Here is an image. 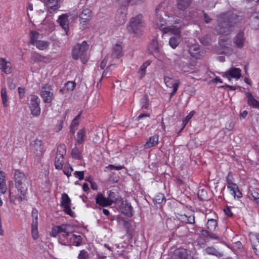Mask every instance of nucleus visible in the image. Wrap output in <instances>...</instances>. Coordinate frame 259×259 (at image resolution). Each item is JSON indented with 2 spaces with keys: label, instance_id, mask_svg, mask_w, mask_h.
Returning <instances> with one entry per match:
<instances>
[{
  "label": "nucleus",
  "instance_id": "obj_53",
  "mask_svg": "<svg viewBox=\"0 0 259 259\" xmlns=\"http://www.w3.org/2000/svg\"><path fill=\"white\" fill-rule=\"evenodd\" d=\"M74 176L79 179V180H82L84 178V171H76L74 173Z\"/></svg>",
  "mask_w": 259,
  "mask_h": 259
},
{
  "label": "nucleus",
  "instance_id": "obj_7",
  "mask_svg": "<svg viewBox=\"0 0 259 259\" xmlns=\"http://www.w3.org/2000/svg\"><path fill=\"white\" fill-rule=\"evenodd\" d=\"M232 41L226 35H222L220 37L219 44L221 49V53L226 55H230L233 52Z\"/></svg>",
  "mask_w": 259,
  "mask_h": 259
},
{
  "label": "nucleus",
  "instance_id": "obj_35",
  "mask_svg": "<svg viewBox=\"0 0 259 259\" xmlns=\"http://www.w3.org/2000/svg\"><path fill=\"white\" fill-rule=\"evenodd\" d=\"M191 2V0H178V7L180 10H184L189 7Z\"/></svg>",
  "mask_w": 259,
  "mask_h": 259
},
{
  "label": "nucleus",
  "instance_id": "obj_14",
  "mask_svg": "<svg viewBox=\"0 0 259 259\" xmlns=\"http://www.w3.org/2000/svg\"><path fill=\"white\" fill-rule=\"evenodd\" d=\"M68 227L69 226L66 225L55 226L52 229V230L50 232V235L52 237H55L58 234H59V242L61 244V242L62 241L64 238L62 235H64V233H66Z\"/></svg>",
  "mask_w": 259,
  "mask_h": 259
},
{
  "label": "nucleus",
  "instance_id": "obj_57",
  "mask_svg": "<svg viewBox=\"0 0 259 259\" xmlns=\"http://www.w3.org/2000/svg\"><path fill=\"white\" fill-rule=\"evenodd\" d=\"M31 61L34 62H39L41 60V57L37 54H33L31 56Z\"/></svg>",
  "mask_w": 259,
  "mask_h": 259
},
{
  "label": "nucleus",
  "instance_id": "obj_51",
  "mask_svg": "<svg viewBox=\"0 0 259 259\" xmlns=\"http://www.w3.org/2000/svg\"><path fill=\"white\" fill-rule=\"evenodd\" d=\"M75 84L74 82L73 81H68L66 84H65V89L67 90V91H72L74 90V89L75 88Z\"/></svg>",
  "mask_w": 259,
  "mask_h": 259
},
{
  "label": "nucleus",
  "instance_id": "obj_42",
  "mask_svg": "<svg viewBox=\"0 0 259 259\" xmlns=\"http://www.w3.org/2000/svg\"><path fill=\"white\" fill-rule=\"evenodd\" d=\"M37 226L38 224H36L35 223L31 224V234L32 238L35 240L38 239L39 237Z\"/></svg>",
  "mask_w": 259,
  "mask_h": 259
},
{
  "label": "nucleus",
  "instance_id": "obj_61",
  "mask_svg": "<svg viewBox=\"0 0 259 259\" xmlns=\"http://www.w3.org/2000/svg\"><path fill=\"white\" fill-rule=\"evenodd\" d=\"M208 239L210 240H219V237L215 234L211 233Z\"/></svg>",
  "mask_w": 259,
  "mask_h": 259
},
{
  "label": "nucleus",
  "instance_id": "obj_15",
  "mask_svg": "<svg viewBox=\"0 0 259 259\" xmlns=\"http://www.w3.org/2000/svg\"><path fill=\"white\" fill-rule=\"evenodd\" d=\"M71 14H64L59 16L58 19V22L59 23L61 27L64 30L65 34L67 35V32L69 30V25L70 20L71 19Z\"/></svg>",
  "mask_w": 259,
  "mask_h": 259
},
{
  "label": "nucleus",
  "instance_id": "obj_49",
  "mask_svg": "<svg viewBox=\"0 0 259 259\" xmlns=\"http://www.w3.org/2000/svg\"><path fill=\"white\" fill-rule=\"evenodd\" d=\"M91 18H80V24L81 27L84 29L87 27V25L89 22V21L91 20Z\"/></svg>",
  "mask_w": 259,
  "mask_h": 259
},
{
  "label": "nucleus",
  "instance_id": "obj_25",
  "mask_svg": "<svg viewBox=\"0 0 259 259\" xmlns=\"http://www.w3.org/2000/svg\"><path fill=\"white\" fill-rule=\"evenodd\" d=\"M120 208L123 214L129 217L132 215V207L130 203L126 201L123 202L120 206Z\"/></svg>",
  "mask_w": 259,
  "mask_h": 259
},
{
  "label": "nucleus",
  "instance_id": "obj_43",
  "mask_svg": "<svg viewBox=\"0 0 259 259\" xmlns=\"http://www.w3.org/2000/svg\"><path fill=\"white\" fill-rule=\"evenodd\" d=\"M149 49L153 52H157L159 50L158 41L156 39H154L149 45Z\"/></svg>",
  "mask_w": 259,
  "mask_h": 259
},
{
  "label": "nucleus",
  "instance_id": "obj_46",
  "mask_svg": "<svg viewBox=\"0 0 259 259\" xmlns=\"http://www.w3.org/2000/svg\"><path fill=\"white\" fill-rule=\"evenodd\" d=\"M92 12L91 10L88 9H84L79 15V18H91Z\"/></svg>",
  "mask_w": 259,
  "mask_h": 259
},
{
  "label": "nucleus",
  "instance_id": "obj_10",
  "mask_svg": "<svg viewBox=\"0 0 259 259\" xmlns=\"http://www.w3.org/2000/svg\"><path fill=\"white\" fill-rule=\"evenodd\" d=\"M39 95L44 103H51L54 97L52 86L48 84L43 85L41 88Z\"/></svg>",
  "mask_w": 259,
  "mask_h": 259
},
{
  "label": "nucleus",
  "instance_id": "obj_54",
  "mask_svg": "<svg viewBox=\"0 0 259 259\" xmlns=\"http://www.w3.org/2000/svg\"><path fill=\"white\" fill-rule=\"evenodd\" d=\"M234 126V123L232 121H228L226 122L225 127L227 130L230 131L233 130Z\"/></svg>",
  "mask_w": 259,
  "mask_h": 259
},
{
  "label": "nucleus",
  "instance_id": "obj_23",
  "mask_svg": "<svg viewBox=\"0 0 259 259\" xmlns=\"http://www.w3.org/2000/svg\"><path fill=\"white\" fill-rule=\"evenodd\" d=\"M176 217L181 222L185 223L193 224L195 222L194 215H188L185 214L178 213Z\"/></svg>",
  "mask_w": 259,
  "mask_h": 259
},
{
  "label": "nucleus",
  "instance_id": "obj_21",
  "mask_svg": "<svg viewBox=\"0 0 259 259\" xmlns=\"http://www.w3.org/2000/svg\"><path fill=\"white\" fill-rule=\"evenodd\" d=\"M189 51L191 56L195 58H200L203 56V53L200 51V48L197 44H194L189 46Z\"/></svg>",
  "mask_w": 259,
  "mask_h": 259
},
{
  "label": "nucleus",
  "instance_id": "obj_12",
  "mask_svg": "<svg viewBox=\"0 0 259 259\" xmlns=\"http://www.w3.org/2000/svg\"><path fill=\"white\" fill-rule=\"evenodd\" d=\"M64 153H65V146L60 145L58 148L55 159V166L57 169L62 168L64 161L63 155Z\"/></svg>",
  "mask_w": 259,
  "mask_h": 259
},
{
  "label": "nucleus",
  "instance_id": "obj_60",
  "mask_svg": "<svg viewBox=\"0 0 259 259\" xmlns=\"http://www.w3.org/2000/svg\"><path fill=\"white\" fill-rule=\"evenodd\" d=\"M18 94L20 98H23L25 95V90L22 88H18Z\"/></svg>",
  "mask_w": 259,
  "mask_h": 259
},
{
  "label": "nucleus",
  "instance_id": "obj_63",
  "mask_svg": "<svg viewBox=\"0 0 259 259\" xmlns=\"http://www.w3.org/2000/svg\"><path fill=\"white\" fill-rule=\"evenodd\" d=\"M224 212L225 213L228 215V216H231L232 215L233 213L232 212H231L230 209L227 207H226L225 209H224Z\"/></svg>",
  "mask_w": 259,
  "mask_h": 259
},
{
  "label": "nucleus",
  "instance_id": "obj_20",
  "mask_svg": "<svg viewBox=\"0 0 259 259\" xmlns=\"http://www.w3.org/2000/svg\"><path fill=\"white\" fill-rule=\"evenodd\" d=\"M227 188L229 189L231 195L234 198H241L242 197V194L239 190L238 186L236 184L233 183L232 182H228Z\"/></svg>",
  "mask_w": 259,
  "mask_h": 259
},
{
  "label": "nucleus",
  "instance_id": "obj_2",
  "mask_svg": "<svg viewBox=\"0 0 259 259\" xmlns=\"http://www.w3.org/2000/svg\"><path fill=\"white\" fill-rule=\"evenodd\" d=\"M157 14L155 20V25L156 28H159L160 30L163 32V29L160 27V25L163 24V27H168L169 26L177 25L182 21L179 19L172 17H166V18H164L162 17V15L158 9H156Z\"/></svg>",
  "mask_w": 259,
  "mask_h": 259
},
{
  "label": "nucleus",
  "instance_id": "obj_22",
  "mask_svg": "<svg viewBox=\"0 0 259 259\" xmlns=\"http://www.w3.org/2000/svg\"><path fill=\"white\" fill-rule=\"evenodd\" d=\"M112 200H108L107 198L104 197L102 194L99 193L96 197V202L97 204L102 207H106L111 205Z\"/></svg>",
  "mask_w": 259,
  "mask_h": 259
},
{
  "label": "nucleus",
  "instance_id": "obj_64",
  "mask_svg": "<svg viewBox=\"0 0 259 259\" xmlns=\"http://www.w3.org/2000/svg\"><path fill=\"white\" fill-rule=\"evenodd\" d=\"M107 60L106 58L104 59L101 62V64H100V68H101V69H103L106 66V64H107Z\"/></svg>",
  "mask_w": 259,
  "mask_h": 259
},
{
  "label": "nucleus",
  "instance_id": "obj_6",
  "mask_svg": "<svg viewBox=\"0 0 259 259\" xmlns=\"http://www.w3.org/2000/svg\"><path fill=\"white\" fill-rule=\"evenodd\" d=\"M224 14L220 16L215 31L219 34H229L231 31V26Z\"/></svg>",
  "mask_w": 259,
  "mask_h": 259
},
{
  "label": "nucleus",
  "instance_id": "obj_5",
  "mask_svg": "<svg viewBox=\"0 0 259 259\" xmlns=\"http://www.w3.org/2000/svg\"><path fill=\"white\" fill-rule=\"evenodd\" d=\"M62 235L64 237L61 244L63 245H75L79 246L81 243V236L80 235H77L71 232H68V229L66 233H64Z\"/></svg>",
  "mask_w": 259,
  "mask_h": 259
},
{
  "label": "nucleus",
  "instance_id": "obj_56",
  "mask_svg": "<svg viewBox=\"0 0 259 259\" xmlns=\"http://www.w3.org/2000/svg\"><path fill=\"white\" fill-rule=\"evenodd\" d=\"M106 168H109L110 170H120L122 169L123 168V166L118 165H109Z\"/></svg>",
  "mask_w": 259,
  "mask_h": 259
},
{
  "label": "nucleus",
  "instance_id": "obj_4",
  "mask_svg": "<svg viewBox=\"0 0 259 259\" xmlns=\"http://www.w3.org/2000/svg\"><path fill=\"white\" fill-rule=\"evenodd\" d=\"M14 179L18 191L22 195H25L27 188L25 184L26 177L25 174L20 170H16L14 174Z\"/></svg>",
  "mask_w": 259,
  "mask_h": 259
},
{
  "label": "nucleus",
  "instance_id": "obj_24",
  "mask_svg": "<svg viewBox=\"0 0 259 259\" xmlns=\"http://www.w3.org/2000/svg\"><path fill=\"white\" fill-rule=\"evenodd\" d=\"M159 141V136L157 135H154L153 136L150 137L144 145V148L145 149L150 148L151 147L156 146Z\"/></svg>",
  "mask_w": 259,
  "mask_h": 259
},
{
  "label": "nucleus",
  "instance_id": "obj_19",
  "mask_svg": "<svg viewBox=\"0 0 259 259\" xmlns=\"http://www.w3.org/2000/svg\"><path fill=\"white\" fill-rule=\"evenodd\" d=\"M44 3L48 11L51 13L56 12L59 8L58 0H44Z\"/></svg>",
  "mask_w": 259,
  "mask_h": 259
},
{
  "label": "nucleus",
  "instance_id": "obj_50",
  "mask_svg": "<svg viewBox=\"0 0 259 259\" xmlns=\"http://www.w3.org/2000/svg\"><path fill=\"white\" fill-rule=\"evenodd\" d=\"M64 174L67 177H69L71 176V172L73 171V168L70 166L68 165L63 167Z\"/></svg>",
  "mask_w": 259,
  "mask_h": 259
},
{
  "label": "nucleus",
  "instance_id": "obj_33",
  "mask_svg": "<svg viewBox=\"0 0 259 259\" xmlns=\"http://www.w3.org/2000/svg\"><path fill=\"white\" fill-rule=\"evenodd\" d=\"M122 55V48L119 45H116L112 51V56L115 58H120Z\"/></svg>",
  "mask_w": 259,
  "mask_h": 259
},
{
  "label": "nucleus",
  "instance_id": "obj_62",
  "mask_svg": "<svg viewBox=\"0 0 259 259\" xmlns=\"http://www.w3.org/2000/svg\"><path fill=\"white\" fill-rule=\"evenodd\" d=\"M86 255H87V252L85 251L84 250H82L80 251L78 257H79V259H84Z\"/></svg>",
  "mask_w": 259,
  "mask_h": 259
},
{
  "label": "nucleus",
  "instance_id": "obj_1",
  "mask_svg": "<svg viewBox=\"0 0 259 259\" xmlns=\"http://www.w3.org/2000/svg\"><path fill=\"white\" fill-rule=\"evenodd\" d=\"M185 25L183 22H181L177 25L169 26L168 27H163V24L160 25V27L163 29L165 33H170L174 36L171 37L169 39V45L172 48H176L181 41V29Z\"/></svg>",
  "mask_w": 259,
  "mask_h": 259
},
{
  "label": "nucleus",
  "instance_id": "obj_11",
  "mask_svg": "<svg viewBox=\"0 0 259 259\" xmlns=\"http://www.w3.org/2000/svg\"><path fill=\"white\" fill-rule=\"evenodd\" d=\"M61 206L67 214L73 216L74 213L71 209V200L66 193H63L61 195Z\"/></svg>",
  "mask_w": 259,
  "mask_h": 259
},
{
  "label": "nucleus",
  "instance_id": "obj_27",
  "mask_svg": "<svg viewBox=\"0 0 259 259\" xmlns=\"http://www.w3.org/2000/svg\"><path fill=\"white\" fill-rule=\"evenodd\" d=\"M164 80L167 87L172 89H174L177 84V88H178L180 83V81L179 80L174 79L167 76L164 77Z\"/></svg>",
  "mask_w": 259,
  "mask_h": 259
},
{
  "label": "nucleus",
  "instance_id": "obj_31",
  "mask_svg": "<svg viewBox=\"0 0 259 259\" xmlns=\"http://www.w3.org/2000/svg\"><path fill=\"white\" fill-rule=\"evenodd\" d=\"M85 135V130L84 129L80 130L77 133L75 138V141L78 144L82 143L84 140Z\"/></svg>",
  "mask_w": 259,
  "mask_h": 259
},
{
  "label": "nucleus",
  "instance_id": "obj_17",
  "mask_svg": "<svg viewBox=\"0 0 259 259\" xmlns=\"http://www.w3.org/2000/svg\"><path fill=\"white\" fill-rule=\"evenodd\" d=\"M0 70L7 74L11 73L12 70L11 62L4 58H0Z\"/></svg>",
  "mask_w": 259,
  "mask_h": 259
},
{
  "label": "nucleus",
  "instance_id": "obj_18",
  "mask_svg": "<svg viewBox=\"0 0 259 259\" xmlns=\"http://www.w3.org/2000/svg\"><path fill=\"white\" fill-rule=\"evenodd\" d=\"M233 44L235 48L242 49L245 44V38L243 32H239L234 38Z\"/></svg>",
  "mask_w": 259,
  "mask_h": 259
},
{
  "label": "nucleus",
  "instance_id": "obj_32",
  "mask_svg": "<svg viewBox=\"0 0 259 259\" xmlns=\"http://www.w3.org/2000/svg\"><path fill=\"white\" fill-rule=\"evenodd\" d=\"M251 25L254 29L259 28V13H255L252 16Z\"/></svg>",
  "mask_w": 259,
  "mask_h": 259
},
{
  "label": "nucleus",
  "instance_id": "obj_45",
  "mask_svg": "<svg viewBox=\"0 0 259 259\" xmlns=\"http://www.w3.org/2000/svg\"><path fill=\"white\" fill-rule=\"evenodd\" d=\"M141 107L142 109H146L149 107L148 99L147 96H144L140 101Z\"/></svg>",
  "mask_w": 259,
  "mask_h": 259
},
{
  "label": "nucleus",
  "instance_id": "obj_3",
  "mask_svg": "<svg viewBox=\"0 0 259 259\" xmlns=\"http://www.w3.org/2000/svg\"><path fill=\"white\" fill-rule=\"evenodd\" d=\"M89 46L85 41L81 44H76L72 51V57L77 60L80 58L82 63H85L87 61Z\"/></svg>",
  "mask_w": 259,
  "mask_h": 259
},
{
  "label": "nucleus",
  "instance_id": "obj_58",
  "mask_svg": "<svg viewBox=\"0 0 259 259\" xmlns=\"http://www.w3.org/2000/svg\"><path fill=\"white\" fill-rule=\"evenodd\" d=\"M119 24H122L125 22V15L123 14H120L119 18L116 20Z\"/></svg>",
  "mask_w": 259,
  "mask_h": 259
},
{
  "label": "nucleus",
  "instance_id": "obj_34",
  "mask_svg": "<svg viewBox=\"0 0 259 259\" xmlns=\"http://www.w3.org/2000/svg\"><path fill=\"white\" fill-rule=\"evenodd\" d=\"M1 98L2 99V103L4 107H7L8 105V97L7 96V90L6 88H3L1 92Z\"/></svg>",
  "mask_w": 259,
  "mask_h": 259
},
{
  "label": "nucleus",
  "instance_id": "obj_29",
  "mask_svg": "<svg viewBox=\"0 0 259 259\" xmlns=\"http://www.w3.org/2000/svg\"><path fill=\"white\" fill-rule=\"evenodd\" d=\"M175 255L177 257V259H186L187 257L188 253L186 249L179 248L176 250Z\"/></svg>",
  "mask_w": 259,
  "mask_h": 259
},
{
  "label": "nucleus",
  "instance_id": "obj_37",
  "mask_svg": "<svg viewBox=\"0 0 259 259\" xmlns=\"http://www.w3.org/2000/svg\"><path fill=\"white\" fill-rule=\"evenodd\" d=\"M80 115H78L76 116V117L72 120V123L70 125V132L72 133H74L75 131L77 130V127L79 125V119L80 118Z\"/></svg>",
  "mask_w": 259,
  "mask_h": 259
},
{
  "label": "nucleus",
  "instance_id": "obj_8",
  "mask_svg": "<svg viewBox=\"0 0 259 259\" xmlns=\"http://www.w3.org/2000/svg\"><path fill=\"white\" fill-rule=\"evenodd\" d=\"M143 27V24L142 16H138L131 19L130 24L128 26L127 29L131 33L139 34V31L142 30Z\"/></svg>",
  "mask_w": 259,
  "mask_h": 259
},
{
  "label": "nucleus",
  "instance_id": "obj_26",
  "mask_svg": "<svg viewBox=\"0 0 259 259\" xmlns=\"http://www.w3.org/2000/svg\"><path fill=\"white\" fill-rule=\"evenodd\" d=\"M247 103L249 106L255 108L259 109V102L257 101L250 93H246Z\"/></svg>",
  "mask_w": 259,
  "mask_h": 259
},
{
  "label": "nucleus",
  "instance_id": "obj_39",
  "mask_svg": "<svg viewBox=\"0 0 259 259\" xmlns=\"http://www.w3.org/2000/svg\"><path fill=\"white\" fill-rule=\"evenodd\" d=\"M31 39V43L32 45H34L36 41H38L39 38V34L35 31H31L30 34Z\"/></svg>",
  "mask_w": 259,
  "mask_h": 259
},
{
  "label": "nucleus",
  "instance_id": "obj_48",
  "mask_svg": "<svg viewBox=\"0 0 259 259\" xmlns=\"http://www.w3.org/2000/svg\"><path fill=\"white\" fill-rule=\"evenodd\" d=\"M154 201L156 203L160 204L162 203L163 201L165 202V199L164 195L162 194L159 193L155 196Z\"/></svg>",
  "mask_w": 259,
  "mask_h": 259
},
{
  "label": "nucleus",
  "instance_id": "obj_36",
  "mask_svg": "<svg viewBox=\"0 0 259 259\" xmlns=\"http://www.w3.org/2000/svg\"><path fill=\"white\" fill-rule=\"evenodd\" d=\"M248 195L251 199H252L256 203L259 204V193L256 190L253 189L250 190Z\"/></svg>",
  "mask_w": 259,
  "mask_h": 259
},
{
  "label": "nucleus",
  "instance_id": "obj_44",
  "mask_svg": "<svg viewBox=\"0 0 259 259\" xmlns=\"http://www.w3.org/2000/svg\"><path fill=\"white\" fill-rule=\"evenodd\" d=\"M194 113H195L194 111H191L184 119V120H183V122H182L183 126H182V127L181 131H182L185 127V126L186 125L187 123L189 122V121L192 118V117L194 115Z\"/></svg>",
  "mask_w": 259,
  "mask_h": 259
},
{
  "label": "nucleus",
  "instance_id": "obj_30",
  "mask_svg": "<svg viewBox=\"0 0 259 259\" xmlns=\"http://www.w3.org/2000/svg\"><path fill=\"white\" fill-rule=\"evenodd\" d=\"M34 46L40 50H45L48 49L50 46V42L45 40L36 41Z\"/></svg>",
  "mask_w": 259,
  "mask_h": 259
},
{
  "label": "nucleus",
  "instance_id": "obj_41",
  "mask_svg": "<svg viewBox=\"0 0 259 259\" xmlns=\"http://www.w3.org/2000/svg\"><path fill=\"white\" fill-rule=\"evenodd\" d=\"M207 227L210 231H213L215 230L218 226L217 221L214 219H210L207 221Z\"/></svg>",
  "mask_w": 259,
  "mask_h": 259
},
{
  "label": "nucleus",
  "instance_id": "obj_16",
  "mask_svg": "<svg viewBox=\"0 0 259 259\" xmlns=\"http://www.w3.org/2000/svg\"><path fill=\"white\" fill-rule=\"evenodd\" d=\"M32 150L37 156H40L44 152L42 143L41 140H35L32 145Z\"/></svg>",
  "mask_w": 259,
  "mask_h": 259
},
{
  "label": "nucleus",
  "instance_id": "obj_38",
  "mask_svg": "<svg viewBox=\"0 0 259 259\" xmlns=\"http://www.w3.org/2000/svg\"><path fill=\"white\" fill-rule=\"evenodd\" d=\"M149 65V62H146L140 66V68L138 71V74L141 78H143L145 75L146 69Z\"/></svg>",
  "mask_w": 259,
  "mask_h": 259
},
{
  "label": "nucleus",
  "instance_id": "obj_40",
  "mask_svg": "<svg viewBox=\"0 0 259 259\" xmlns=\"http://www.w3.org/2000/svg\"><path fill=\"white\" fill-rule=\"evenodd\" d=\"M205 252L208 254H211L217 256H221V253L213 247H207L205 249Z\"/></svg>",
  "mask_w": 259,
  "mask_h": 259
},
{
  "label": "nucleus",
  "instance_id": "obj_55",
  "mask_svg": "<svg viewBox=\"0 0 259 259\" xmlns=\"http://www.w3.org/2000/svg\"><path fill=\"white\" fill-rule=\"evenodd\" d=\"M72 155L74 158L76 159L79 158V151L76 148H74L72 149Z\"/></svg>",
  "mask_w": 259,
  "mask_h": 259
},
{
  "label": "nucleus",
  "instance_id": "obj_59",
  "mask_svg": "<svg viewBox=\"0 0 259 259\" xmlns=\"http://www.w3.org/2000/svg\"><path fill=\"white\" fill-rule=\"evenodd\" d=\"M119 2L123 3V4H128L131 3L132 4H134L136 3L137 2H141L142 0H118Z\"/></svg>",
  "mask_w": 259,
  "mask_h": 259
},
{
  "label": "nucleus",
  "instance_id": "obj_52",
  "mask_svg": "<svg viewBox=\"0 0 259 259\" xmlns=\"http://www.w3.org/2000/svg\"><path fill=\"white\" fill-rule=\"evenodd\" d=\"M108 197L107 198L108 200H112L111 202V204L117 201V199L115 197V193L114 192L109 191L108 192Z\"/></svg>",
  "mask_w": 259,
  "mask_h": 259
},
{
  "label": "nucleus",
  "instance_id": "obj_13",
  "mask_svg": "<svg viewBox=\"0 0 259 259\" xmlns=\"http://www.w3.org/2000/svg\"><path fill=\"white\" fill-rule=\"evenodd\" d=\"M223 77L231 80V78L239 79L241 76V70L238 68L232 67L227 71L222 72Z\"/></svg>",
  "mask_w": 259,
  "mask_h": 259
},
{
  "label": "nucleus",
  "instance_id": "obj_28",
  "mask_svg": "<svg viewBox=\"0 0 259 259\" xmlns=\"http://www.w3.org/2000/svg\"><path fill=\"white\" fill-rule=\"evenodd\" d=\"M5 177V172L0 170V192L2 194H5L7 190Z\"/></svg>",
  "mask_w": 259,
  "mask_h": 259
},
{
  "label": "nucleus",
  "instance_id": "obj_47",
  "mask_svg": "<svg viewBox=\"0 0 259 259\" xmlns=\"http://www.w3.org/2000/svg\"><path fill=\"white\" fill-rule=\"evenodd\" d=\"M31 215L32 217V223L31 224H33V223H35L36 224H38L37 219H38V212L36 209L33 208L31 212Z\"/></svg>",
  "mask_w": 259,
  "mask_h": 259
},
{
  "label": "nucleus",
  "instance_id": "obj_9",
  "mask_svg": "<svg viewBox=\"0 0 259 259\" xmlns=\"http://www.w3.org/2000/svg\"><path fill=\"white\" fill-rule=\"evenodd\" d=\"M40 100L38 96L32 95L29 103L31 113L34 116H38L40 114Z\"/></svg>",
  "mask_w": 259,
  "mask_h": 259
}]
</instances>
